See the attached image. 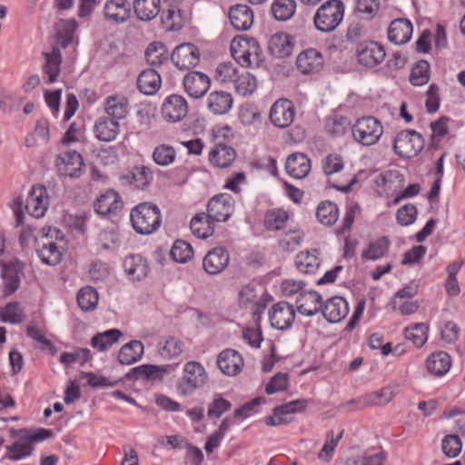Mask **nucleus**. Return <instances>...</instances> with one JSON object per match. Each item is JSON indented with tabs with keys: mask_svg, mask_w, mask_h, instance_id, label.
<instances>
[{
	"mask_svg": "<svg viewBox=\"0 0 465 465\" xmlns=\"http://www.w3.org/2000/svg\"><path fill=\"white\" fill-rule=\"evenodd\" d=\"M430 80V64L426 60H420L411 68L410 82L415 86H421Z\"/></svg>",
	"mask_w": 465,
	"mask_h": 465,
	"instance_id": "obj_57",
	"label": "nucleus"
},
{
	"mask_svg": "<svg viewBox=\"0 0 465 465\" xmlns=\"http://www.w3.org/2000/svg\"><path fill=\"white\" fill-rule=\"evenodd\" d=\"M318 255L319 252L316 249L300 252L295 262L297 269L302 273H314L321 264Z\"/></svg>",
	"mask_w": 465,
	"mask_h": 465,
	"instance_id": "obj_43",
	"label": "nucleus"
},
{
	"mask_svg": "<svg viewBox=\"0 0 465 465\" xmlns=\"http://www.w3.org/2000/svg\"><path fill=\"white\" fill-rule=\"evenodd\" d=\"M316 217L325 226L333 225L339 218L338 205H317Z\"/></svg>",
	"mask_w": 465,
	"mask_h": 465,
	"instance_id": "obj_59",
	"label": "nucleus"
},
{
	"mask_svg": "<svg viewBox=\"0 0 465 465\" xmlns=\"http://www.w3.org/2000/svg\"><path fill=\"white\" fill-rule=\"evenodd\" d=\"M64 236L63 232L52 227L42 228L35 236V252L41 262L55 266L62 262Z\"/></svg>",
	"mask_w": 465,
	"mask_h": 465,
	"instance_id": "obj_1",
	"label": "nucleus"
},
{
	"mask_svg": "<svg viewBox=\"0 0 465 465\" xmlns=\"http://www.w3.org/2000/svg\"><path fill=\"white\" fill-rule=\"evenodd\" d=\"M128 100L124 96L111 95L105 99L104 110L107 117L118 121L125 118L128 113Z\"/></svg>",
	"mask_w": 465,
	"mask_h": 465,
	"instance_id": "obj_40",
	"label": "nucleus"
},
{
	"mask_svg": "<svg viewBox=\"0 0 465 465\" xmlns=\"http://www.w3.org/2000/svg\"><path fill=\"white\" fill-rule=\"evenodd\" d=\"M55 164L60 174L71 178H78L84 173V163L82 155L74 150H67L59 153Z\"/></svg>",
	"mask_w": 465,
	"mask_h": 465,
	"instance_id": "obj_9",
	"label": "nucleus"
},
{
	"mask_svg": "<svg viewBox=\"0 0 465 465\" xmlns=\"http://www.w3.org/2000/svg\"><path fill=\"white\" fill-rule=\"evenodd\" d=\"M45 62L43 65V73L48 79V84L57 81L61 72V64L63 61L61 51L58 47H54L51 53L44 54Z\"/></svg>",
	"mask_w": 465,
	"mask_h": 465,
	"instance_id": "obj_37",
	"label": "nucleus"
},
{
	"mask_svg": "<svg viewBox=\"0 0 465 465\" xmlns=\"http://www.w3.org/2000/svg\"><path fill=\"white\" fill-rule=\"evenodd\" d=\"M234 87L239 94L250 95L257 87L256 78L250 73L242 74L235 78Z\"/></svg>",
	"mask_w": 465,
	"mask_h": 465,
	"instance_id": "obj_58",
	"label": "nucleus"
},
{
	"mask_svg": "<svg viewBox=\"0 0 465 465\" xmlns=\"http://www.w3.org/2000/svg\"><path fill=\"white\" fill-rule=\"evenodd\" d=\"M146 62L151 66H159L164 64L168 58L169 54L165 45L161 42L151 43L145 50Z\"/></svg>",
	"mask_w": 465,
	"mask_h": 465,
	"instance_id": "obj_47",
	"label": "nucleus"
},
{
	"mask_svg": "<svg viewBox=\"0 0 465 465\" xmlns=\"http://www.w3.org/2000/svg\"><path fill=\"white\" fill-rule=\"evenodd\" d=\"M99 301L97 291L91 287H83L77 293V303L84 312H90L96 308Z\"/></svg>",
	"mask_w": 465,
	"mask_h": 465,
	"instance_id": "obj_53",
	"label": "nucleus"
},
{
	"mask_svg": "<svg viewBox=\"0 0 465 465\" xmlns=\"http://www.w3.org/2000/svg\"><path fill=\"white\" fill-rule=\"evenodd\" d=\"M358 62L369 68L380 64L385 58V50L381 45L375 41H363L356 48Z\"/></svg>",
	"mask_w": 465,
	"mask_h": 465,
	"instance_id": "obj_11",
	"label": "nucleus"
},
{
	"mask_svg": "<svg viewBox=\"0 0 465 465\" xmlns=\"http://www.w3.org/2000/svg\"><path fill=\"white\" fill-rule=\"evenodd\" d=\"M132 8L138 20L149 22L159 15L161 0H134Z\"/></svg>",
	"mask_w": 465,
	"mask_h": 465,
	"instance_id": "obj_33",
	"label": "nucleus"
},
{
	"mask_svg": "<svg viewBox=\"0 0 465 465\" xmlns=\"http://www.w3.org/2000/svg\"><path fill=\"white\" fill-rule=\"evenodd\" d=\"M289 219V214L282 208L268 210L264 215L263 225L268 231L282 230Z\"/></svg>",
	"mask_w": 465,
	"mask_h": 465,
	"instance_id": "obj_48",
	"label": "nucleus"
},
{
	"mask_svg": "<svg viewBox=\"0 0 465 465\" xmlns=\"http://www.w3.org/2000/svg\"><path fill=\"white\" fill-rule=\"evenodd\" d=\"M425 144L420 134L413 130H402L394 138L393 148L401 158H412L419 154Z\"/></svg>",
	"mask_w": 465,
	"mask_h": 465,
	"instance_id": "obj_7",
	"label": "nucleus"
},
{
	"mask_svg": "<svg viewBox=\"0 0 465 465\" xmlns=\"http://www.w3.org/2000/svg\"><path fill=\"white\" fill-rule=\"evenodd\" d=\"M394 397L393 391L385 387L379 391L371 392L359 399H352L347 401V404L359 403L361 408L369 406H381L390 402Z\"/></svg>",
	"mask_w": 465,
	"mask_h": 465,
	"instance_id": "obj_32",
	"label": "nucleus"
},
{
	"mask_svg": "<svg viewBox=\"0 0 465 465\" xmlns=\"http://www.w3.org/2000/svg\"><path fill=\"white\" fill-rule=\"evenodd\" d=\"M77 25L74 19L61 20L57 24V37L63 48H66L73 42Z\"/></svg>",
	"mask_w": 465,
	"mask_h": 465,
	"instance_id": "obj_52",
	"label": "nucleus"
},
{
	"mask_svg": "<svg viewBox=\"0 0 465 465\" xmlns=\"http://www.w3.org/2000/svg\"><path fill=\"white\" fill-rule=\"evenodd\" d=\"M25 320L24 310L20 302H11L0 309V321L12 324H19Z\"/></svg>",
	"mask_w": 465,
	"mask_h": 465,
	"instance_id": "obj_49",
	"label": "nucleus"
},
{
	"mask_svg": "<svg viewBox=\"0 0 465 465\" xmlns=\"http://www.w3.org/2000/svg\"><path fill=\"white\" fill-rule=\"evenodd\" d=\"M130 218L134 229L140 234H151L161 224V213L157 205H135Z\"/></svg>",
	"mask_w": 465,
	"mask_h": 465,
	"instance_id": "obj_5",
	"label": "nucleus"
},
{
	"mask_svg": "<svg viewBox=\"0 0 465 465\" xmlns=\"http://www.w3.org/2000/svg\"><path fill=\"white\" fill-rule=\"evenodd\" d=\"M12 437H17L18 439L11 445L5 446L7 453L4 458L11 460H20L24 458L29 457L34 451V446L28 440L23 430H10Z\"/></svg>",
	"mask_w": 465,
	"mask_h": 465,
	"instance_id": "obj_22",
	"label": "nucleus"
},
{
	"mask_svg": "<svg viewBox=\"0 0 465 465\" xmlns=\"http://www.w3.org/2000/svg\"><path fill=\"white\" fill-rule=\"evenodd\" d=\"M92 358V354L87 348H77L72 352H62L59 361L62 364L66 367H70L72 364L79 362L81 365L85 364Z\"/></svg>",
	"mask_w": 465,
	"mask_h": 465,
	"instance_id": "obj_55",
	"label": "nucleus"
},
{
	"mask_svg": "<svg viewBox=\"0 0 465 465\" xmlns=\"http://www.w3.org/2000/svg\"><path fill=\"white\" fill-rule=\"evenodd\" d=\"M234 149L224 143H217L209 152V160L214 166L220 168L229 167L235 160Z\"/></svg>",
	"mask_w": 465,
	"mask_h": 465,
	"instance_id": "obj_34",
	"label": "nucleus"
},
{
	"mask_svg": "<svg viewBox=\"0 0 465 465\" xmlns=\"http://www.w3.org/2000/svg\"><path fill=\"white\" fill-rule=\"evenodd\" d=\"M380 9V0H356L355 11L362 18H373Z\"/></svg>",
	"mask_w": 465,
	"mask_h": 465,
	"instance_id": "obj_61",
	"label": "nucleus"
},
{
	"mask_svg": "<svg viewBox=\"0 0 465 465\" xmlns=\"http://www.w3.org/2000/svg\"><path fill=\"white\" fill-rule=\"evenodd\" d=\"M124 271L130 281L141 282L149 272L148 262L140 254L128 255L123 263Z\"/></svg>",
	"mask_w": 465,
	"mask_h": 465,
	"instance_id": "obj_25",
	"label": "nucleus"
},
{
	"mask_svg": "<svg viewBox=\"0 0 465 465\" xmlns=\"http://www.w3.org/2000/svg\"><path fill=\"white\" fill-rule=\"evenodd\" d=\"M186 22V15L180 3H170L162 14V24L167 31H179Z\"/></svg>",
	"mask_w": 465,
	"mask_h": 465,
	"instance_id": "obj_29",
	"label": "nucleus"
},
{
	"mask_svg": "<svg viewBox=\"0 0 465 465\" xmlns=\"http://www.w3.org/2000/svg\"><path fill=\"white\" fill-rule=\"evenodd\" d=\"M390 241L386 236H381L376 241L371 242L361 257L365 260L376 261L381 259L388 252Z\"/></svg>",
	"mask_w": 465,
	"mask_h": 465,
	"instance_id": "obj_50",
	"label": "nucleus"
},
{
	"mask_svg": "<svg viewBox=\"0 0 465 465\" xmlns=\"http://www.w3.org/2000/svg\"><path fill=\"white\" fill-rule=\"evenodd\" d=\"M450 365V356L442 351L431 353L426 361L428 371L435 376H442L447 373Z\"/></svg>",
	"mask_w": 465,
	"mask_h": 465,
	"instance_id": "obj_39",
	"label": "nucleus"
},
{
	"mask_svg": "<svg viewBox=\"0 0 465 465\" xmlns=\"http://www.w3.org/2000/svg\"><path fill=\"white\" fill-rule=\"evenodd\" d=\"M171 60L179 70H190L199 64L200 51L193 44H181L173 51Z\"/></svg>",
	"mask_w": 465,
	"mask_h": 465,
	"instance_id": "obj_12",
	"label": "nucleus"
},
{
	"mask_svg": "<svg viewBox=\"0 0 465 465\" xmlns=\"http://www.w3.org/2000/svg\"><path fill=\"white\" fill-rule=\"evenodd\" d=\"M429 327L425 323H416L413 326L405 328L406 339L411 341L417 348L422 347L428 340Z\"/></svg>",
	"mask_w": 465,
	"mask_h": 465,
	"instance_id": "obj_54",
	"label": "nucleus"
},
{
	"mask_svg": "<svg viewBox=\"0 0 465 465\" xmlns=\"http://www.w3.org/2000/svg\"><path fill=\"white\" fill-rule=\"evenodd\" d=\"M345 5L342 0H327L316 9L312 23L316 31L322 34L334 32L342 23Z\"/></svg>",
	"mask_w": 465,
	"mask_h": 465,
	"instance_id": "obj_2",
	"label": "nucleus"
},
{
	"mask_svg": "<svg viewBox=\"0 0 465 465\" xmlns=\"http://www.w3.org/2000/svg\"><path fill=\"white\" fill-rule=\"evenodd\" d=\"M124 179H126L136 189H143L153 180V173L148 167L142 165L134 167L132 173Z\"/></svg>",
	"mask_w": 465,
	"mask_h": 465,
	"instance_id": "obj_51",
	"label": "nucleus"
},
{
	"mask_svg": "<svg viewBox=\"0 0 465 465\" xmlns=\"http://www.w3.org/2000/svg\"><path fill=\"white\" fill-rule=\"evenodd\" d=\"M233 59L242 67L259 66L262 52L258 41L247 35L234 37L230 45Z\"/></svg>",
	"mask_w": 465,
	"mask_h": 465,
	"instance_id": "obj_3",
	"label": "nucleus"
},
{
	"mask_svg": "<svg viewBox=\"0 0 465 465\" xmlns=\"http://www.w3.org/2000/svg\"><path fill=\"white\" fill-rule=\"evenodd\" d=\"M0 266L2 267L1 277L4 282L3 296L6 298L20 287L19 272H21L23 266L17 260L8 262L1 260Z\"/></svg>",
	"mask_w": 465,
	"mask_h": 465,
	"instance_id": "obj_16",
	"label": "nucleus"
},
{
	"mask_svg": "<svg viewBox=\"0 0 465 465\" xmlns=\"http://www.w3.org/2000/svg\"><path fill=\"white\" fill-rule=\"evenodd\" d=\"M132 5L128 0H106L104 5V16L110 25H119L129 20Z\"/></svg>",
	"mask_w": 465,
	"mask_h": 465,
	"instance_id": "obj_13",
	"label": "nucleus"
},
{
	"mask_svg": "<svg viewBox=\"0 0 465 465\" xmlns=\"http://www.w3.org/2000/svg\"><path fill=\"white\" fill-rule=\"evenodd\" d=\"M307 406L308 401L305 399H299L276 406L272 414L265 418V424L267 426L288 424L292 421V414L304 411Z\"/></svg>",
	"mask_w": 465,
	"mask_h": 465,
	"instance_id": "obj_8",
	"label": "nucleus"
},
{
	"mask_svg": "<svg viewBox=\"0 0 465 465\" xmlns=\"http://www.w3.org/2000/svg\"><path fill=\"white\" fill-rule=\"evenodd\" d=\"M296 8L295 0H273L271 12L276 21L285 22L295 15Z\"/></svg>",
	"mask_w": 465,
	"mask_h": 465,
	"instance_id": "obj_44",
	"label": "nucleus"
},
{
	"mask_svg": "<svg viewBox=\"0 0 465 465\" xmlns=\"http://www.w3.org/2000/svg\"><path fill=\"white\" fill-rule=\"evenodd\" d=\"M207 107L215 115L227 114L233 104L232 96L225 91L212 92L207 97Z\"/></svg>",
	"mask_w": 465,
	"mask_h": 465,
	"instance_id": "obj_31",
	"label": "nucleus"
},
{
	"mask_svg": "<svg viewBox=\"0 0 465 465\" xmlns=\"http://www.w3.org/2000/svg\"><path fill=\"white\" fill-rule=\"evenodd\" d=\"M162 114L163 118L169 122L181 121L188 114V104L185 98L179 94L167 96L162 105Z\"/></svg>",
	"mask_w": 465,
	"mask_h": 465,
	"instance_id": "obj_18",
	"label": "nucleus"
},
{
	"mask_svg": "<svg viewBox=\"0 0 465 465\" xmlns=\"http://www.w3.org/2000/svg\"><path fill=\"white\" fill-rule=\"evenodd\" d=\"M441 449L449 458H456L461 451L462 441L456 434L446 435L442 439Z\"/></svg>",
	"mask_w": 465,
	"mask_h": 465,
	"instance_id": "obj_63",
	"label": "nucleus"
},
{
	"mask_svg": "<svg viewBox=\"0 0 465 465\" xmlns=\"http://www.w3.org/2000/svg\"><path fill=\"white\" fill-rule=\"evenodd\" d=\"M321 312L327 322L331 323L340 322L349 312L347 301L341 296H334L322 304Z\"/></svg>",
	"mask_w": 465,
	"mask_h": 465,
	"instance_id": "obj_24",
	"label": "nucleus"
},
{
	"mask_svg": "<svg viewBox=\"0 0 465 465\" xmlns=\"http://www.w3.org/2000/svg\"><path fill=\"white\" fill-rule=\"evenodd\" d=\"M349 126L350 122L347 117L335 115L328 119L325 128L331 135L340 136L345 134Z\"/></svg>",
	"mask_w": 465,
	"mask_h": 465,
	"instance_id": "obj_64",
	"label": "nucleus"
},
{
	"mask_svg": "<svg viewBox=\"0 0 465 465\" xmlns=\"http://www.w3.org/2000/svg\"><path fill=\"white\" fill-rule=\"evenodd\" d=\"M190 228L193 235L199 239H206L214 232L213 223L205 217V213L196 214L191 221Z\"/></svg>",
	"mask_w": 465,
	"mask_h": 465,
	"instance_id": "obj_46",
	"label": "nucleus"
},
{
	"mask_svg": "<svg viewBox=\"0 0 465 465\" xmlns=\"http://www.w3.org/2000/svg\"><path fill=\"white\" fill-rule=\"evenodd\" d=\"M123 332L118 329H110L104 332H97L90 341V345L98 351H104L122 337Z\"/></svg>",
	"mask_w": 465,
	"mask_h": 465,
	"instance_id": "obj_42",
	"label": "nucleus"
},
{
	"mask_svg": "<svg viewBox=\"0 0 465 465\" xmlns=\"http://www.w3.org/2000/svg\"><path fill=\"white\" fill-rule=\"evenodd\" d=\"M162 79L154 69L143 70L137 78V86L146 95L154 94L161 87Z\"/></svg>",
	"mask_w": 465,
	"mask_h": 465,
	"instance_id": "obj_38",
	"label": "nucleus"
},
{
	"mask_svg": "<svg viewBox=\"0 0 465 465\" xmlns=\"http://www.w3.org/2000/svg\"><path fill=\"white\" fill-rule=\"evenodd\" d=\"M295 304L300 314L311 317L321 311L322 297L316 291L301 292L296 297Z\"/></svg>",
	"mask_w": 465,
	"mask_h": 465,
	"instance_id": "obj_21",
	"label": "nucleus"
},
{
	"mask_svg": "<svg viewBox=\"0 0 465 465\" xmlns=\"http://www.w3.org/2000/svg\"><path fill=\"white\" fill-rule=\"evenodd\" d=\"M170 255L176 262L185 263L193 255L192 246L183 240H176L170 249Z\"/></svg>",
	"mask_w": 465,
	"mask_h": 465,
	"instance_id": "obj_56",
	"label": "nucleus"
},
{
	"mask_svg": "<svg viewBox=\"0 0 465 465\" xmlns=\"http://www.w3.org/2000/svg\"><path fill=\"white\" fill-rule=\"evenodd\" d=\"M94 130L97 139L104 142H111L119 134L120 124L118 121L104 116L97 119Z\"/></svg>",
	"mask_w": 465,
	"mask_h": 465,
	"instance_id": "obj_35",
	"label": "nucleus"
},
{
	"mask_svg": "<svg viewBox=\"0 0 465 465\" xmlns=\"http://www.w3.org/2000/svg\"><path fill=\"white\" fill-rule=\"evenodd\" d=\"M233 213V205H207V217L213 222H225Z\"/></svg>",
	"mask_w": 465,
	"mask_h": 465,
	"instance_id": "obj_62",
	"label": "nucleus"
},
{
	"mask_svg": "<svg viewBox=\"0 0 465 465\" xmlns=\"http://www.w3.org/2000/svg\"><path fill=\"white\" fill-rule=\"evenodd\" d=\"M311 160L302 153H293L288 156L285 163L286 172L295 179L306 177L311 171Z\"/></svg>",
	"mask_w": 465,
	"mask_h": 465,
	"instance_id": "obj_27",
	"label": "nucleus"
},
{
	"mask_svg": "<svg viewBox=\"0 0 465 465\" xmlns=\"http://www.w3.org/2000/svg\"><path fill=\"white\" fill-rule=\"evenodd\" d=\"M230 262V254L224 247L210 250L203 258V266L210 275H216L226 269Z\"/></svg>",
	"mask_w": 465,
	"mask_h": 465,
	"instance_id": "obj_19",
	"label": "nucleus"
},
{
	"mask_svg": "<svg viewBox=\"0 0 465 465\" xmlns=\"http://www.w3.org/2000/svg\"><path fill=\"white\" fill-rule=\"evenodd\" d=\"M207 381L208 374L204 367L199 361H190L184 364L183 375L175 382V390L179 396L189 397Z\"/></svg>",
	"mask_w": 465,
	"mask_h": 465,
	"instance_id": "obj_4",
	"label": "nucleus"
},
{
	"mask_svg": "<svg viewBox=\"0 0 465 465\" xmlns=\"http://www.w3.org/2000/svg\"><path fill=\"white\" fill-rule=\"evenodd\" d=\"M157 370L158 365L143 364L131 369L125 378L129 381H162Z\"/></svg>",
	"mask_w": 465,
	"mask_h": 465,
	"instance_id": "obj_45",
	"label": "nucleus"
},
{
	"mask_svg": "<svg viewBox=\"0 0 465 465\" xmlns=\"http://www.w3.org/2000/svg\"><path fill=\"white\" fill-rule=\"evenodd\" d=\"M354 140L364 145L371 146L377 143L383 134L381 123L373 116L359 118L351 127Z\"/></svg>",
	"mask_w": 465,
	"mask_h": 465,
	"instance_id": "obj_6",
	"label": "nucleus"
},
{
	"mask_svg": "<svg viewBox=\"0 0 465 465\" xmlns=\"http://www.w3.org/2000/svg\"><path fill=\"white\" fill-rule=\"evenodd\" d=\"M404 175L399 170H388L380 173L375 180L380 195L386 198H396L401 185H404Z\"/></svg>",
	"mask_w": 465,
	"mask_h": 465,
	"instance_id": "obj_10",
	"label": "nucleus"
},
{
	"mask_svg": "<svg viewBox=\"0 0 465 465\" xmlns=\"http://www.w3.org/2000/svg\"><path fill=\"white\" fill-rule=\"evenodd\" d=\"M324 64L322 54L315 48L302 51L296 59L297 68L301 73L314 74L319 72Z\"/></svg>",
	"mask_w": 465,
	"mask_h": 465,
	"instance_id": "obj_20",
	"label": "nucleus"
},
{
	"mask_svg": "<svg viewBox=\"0 0 465 465\" xmlns=\"http://www.w3.org/2000/svg\"><path fill=\"white\" fill-rule=\"evenodd\" d=\"M184 348V343L174 336H164L157 343V351L164 360H173L180 356Z\"/></svg>",
	"mask_w": 465,
	"mask_h": 465,
	"instance_id": "obj_36",
	"label": "nucleus"
},
{
	"mask_svg": "<svg viewBox=\"0 0 465 465\" xmlns=\"http://www.w3.org/2000/svg\"><path fill=\"white\" fill-rule=\"evenodd\" d=\"M296 111L293 103L289 99H279L271 107L270 120L279 128H286L293 122Z\"/></svg>",
	"mask_w": 465,
	"mask_h": 465,
	"instance_id": "obj_14",
	"label": "nucleus"
},
{
	"mask_svg": "<svg viewBox=\"0 0 465 465\" xmlns=\"http://www.w3.org/2000/svg\"><path fill=\"white\" fill-rule=\"evenodd\" d=\"M183 84L190 97L198 99L207 93L211 80L207 74L202 72L191 71L184 75Z\"/></svg>",
	"mask_w": 465,
	"mask_h": 465,
	"instance_id": "obj_17",
	"label": "nucleus"
},
{
	"mask_svg": "<svg viewBox=\"0 0 465 465\" xmlns=\"http://www.w3.org/2000/svg\"><path fill=\"white\" fill-rule=\"evenodd\" d=\"M228 17L235 30L247 31L253 24L254 15L249 5L237 4L230 7Z\"/></svg>",
	"mask_w": 465,
	"mask_h": 465,
	"instance_id": "obj_23",
	"label": "nucleus"
},
{
	"mask_svg": "<svg viewBox=\"0 0 465 465\" xmlns=\"http://www.w3.org/2000/svg\"><path fill=\"white\" fill-rule=\"evenodd\" d=\"M269 319L272 327L281 331L287 330L294 322V308L285 301L279 302L272 305L269 311Z\"/></svg>",
	"mask_w": 465,
	"mask_h": 465,
	"instance_id": "obj_15",
	"label": "nucleus"
},
{
	"mask_svg": "<svg viewBox=\"0 0 465 465\" xmlns=\"http://www.w3.org/2000/svg\"><path fill=\"white\" fill-rule=\"evenodd\" d=\"M268 49L271 54L276 58L288 57L293 50L292 39L285 33H276L270 37Z\"/></svg>",
	"mask_w": 465,
	"mask_h": 465,
	"instance_id": "obj_30",
	"label": "nucleus"
},
{
	"mask_svg": "<svg viewBox=\"0 0 465 465\" xmlns=\"http://www.w3.org/2000/svg\"><path fill=\"white\" fill-rule=\"evenodd\" d=\"M143 354V344L140 341H131L119 351L118 361L123 365H131L138 361Z\"/></svg>",
	"mask_w": 465,
	"mask_h": 465,
	"instance_id": "obj_41",
	"label": "nucleus"
},
{
	"mask_svg": "<svg viewBox=\"0 0 465 465\" xmlns=\"http://www.w3.org/2000/svg\"><path fill=\"white\" fill-rule=\"evenodd\" d=\"M176 157L175 150L167 144L157 146L153 153L154 163L161 166H167L173 163Z\"/></svg>",
	"mask_w": 465,
	"mask_h": 465,
	"instance_id": "obj_60",
	"label": "nucleus"
},
{
	"mask_svg": "<svg viewBox=\"0 0 465 465\" xmlns=\"http://www.w3.org/2000/svg\"><path fill=\"white\" fill-rule=\"evenodd\" d=\"M412 30V24L409 20L395 19L388 28V39L395 45H404L410 41Z\"/></svg>",
	"mask_w": 465,
	"mask_h": 465,
	"instance_id": "obj_28",
	"label": "nucleus"
},
{
	"mask_svg": "<svg viewBox=\"0 0 465 465\" xmlns=\"http://www.w3.org/2000/svg\"><path fill=\"white\" fill-rule=\"evenodd\" d=\"M217 366L223 374L235 376L242 369L243 358L237 351L226 349L219 353Z\"/></svg>",
	"mask_w": 465,
	"mask_h": 465,
	"instance_id": "obj_26",
	"label": "nucleus"
}]
</instances>
